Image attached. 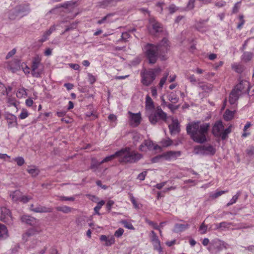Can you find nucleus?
<instances>
[{"mask_svg":"<svg viewBox=\"0 0 254 254\" xmlns=\"http://www.w3.org/2000/svg\"><path fill=\"white\" fill-rule=\"evenodd\" d=\"M210 127L209 123L200 124V122H192L187 126V133L191 138L198 143H203L206 141V135Z\"/></svg>","mask_w":254,"mask_h":254,"instance_id":"obj_1","label":"nucleus"},{"mask_svg":"<svg viewBox=\"0 0 254 254\" xmlns=\"http://www.w3.org/2000/svg\"><path fill=\"white\" fill-rule=\"evenodd\" d=\"M169 46L168 40L166 38H164L157 46L147 44L144 50L149 63L151 64L155 63L159 55L164 57L163 54L168 51Z\"/></svg>","mask_w":254,"mask_h":254,"instance_id":"obj_2","label":"nucleus"},{"mask_svg":"<svg viewBox=\"0 0 254 254\" xmlns=\"http://www.w3.org/2000/svg\"><path fill=\"white\" fill-rule=\"evenodd\" d=\"M30 11V4L28 3L23 2L9 10L7 16L10 20H18L28 15Z\"/></svg>","mask_w":254,"mask_h":254,"instance_id":"obj_3","label":"nucleus"},{"mask_svg":"<svg viewBox=\"0 0 254 254\" xmlns=\"http://www.w3.org/2000/svg\"><path fill=\"white\" fill-rule=\"evenodd\" d=\"M119 161L125 163H135L142 158V155L134 151H130L128 148H126L118 151Z\"/></svg>","mask_w":254,"mask_h":254,"instance_id":"obj_4","label":"nucleus"},{"mask_svg":"<svg viewBox=\"0 0 254 254\" xmlns=\"http://www.w3.org/2000/svg\"><path fill=\"white\" fill-rule=\"evenodd\" d=\"M160 71L161 69L159 67L142 69L140 72L141 82L144 86H148L150 85L155 80L156 74Z\"/></svg>","mask_w":254,"mask_h":254,"instance_id":"obj_5","label":"nucleus"},{"mask_svg":"<svg viewBox=\"0 0 254 254\" xmlns=\"http://www.w3.org/2000/svg\"><path fill=\"white\" fill-rule=\"evenodd\" d=\"M152 125H156L157 123H167V116L160 106L157 107L155 110L147 115Z\"/></svg>","mask_w":254,"mask_h":254,"instance_id":"obj_6","label":"nucleus"},{"mask_svg":"<svg viewBox=\"0 0 254 254\" xmlns=\"http://www.w3.org/2000/svg\"><path fill=\"white\" fill-rule=\"evenodd\" d=\"M232 126L224 129L223 123L221 121L216 122L212 127V133L216 137H220L222 140H225L228 137V134L231 132Z\"/></svg>","mask_w":254,"mask_h":254,"instance_id":"obj_7","label":"nucleus"},{"mask_svg":"<svg viewBox=\"0 0 254 254\" xmlns=\"http://www.w3.org/2000/svg\"><path fill=\"white\" fill-rule=\"evenodd\" d=\"M226 244L218 239H214L210 242L207 249L211 254H218L223 249H227Z\"/></svg>","mask_w":254,"mask_h":254,"instance_id":"obj_8","label":"nucleus"},{"mask_svg":"<svg viewBox=\"0 0 254 254\" xmlns=\"http://www.w3.org/2000/svg\"><path fill=\"white\" fill-rule=\"evenodd\" d=\"M194 152L195 154L212 156L215 154L216 149L213 146L209 144L199 145L194 147Z\"/></svg>","mask_w":254,"mask_h":254,"instance_id":"obj_9","label":"nucleus"},{"mask_svg":"<svg viewBox=\"0 0 254 254\" xmlns=\"http://www.w3.org/2000/svg\"><path fill=\"white\" fill-rule=\"evenodd\" d=\"M42 232L40 224L37 225L33 226L32 228L29 229L23 235V240L27 242L31 239V238L39 234Z\"/></svg>","mask_w":254,"mask_h":254,"instance_id":"obj_10","label":"nucleus"},{"mask_svg":"<svg viewBox=\"0 0 254 254\" xmlns=\"http://www.w3.org/2000/svg\"><path fill=\"white\" fill-rule=\"evenodd\" d=\"M234 89L241 95L248 94L250 89V83L246 80L240 79L239 83L235 86Z\"/></svg>","mask_w":254,"mask_h":254,"instance_id":"obj_11","label":"nucleus"},{"mask_svg":"<svg viewBox=\"0 0 254 254\" xmlns=\"http://www.w3.org/2000/svg\"><path fill=\"white\" fill-rule=\"evenodd\" d=\"M42 58L39 55L34 57L31 65L32 74L34 77H38L41 74V71L38 70V68L41 63Z\"/></svg>","mask_w":254,"mask_h":254,"instance_id":"obj_12","label":"nucleus"},{"mask_svg":"<svg viewBox=\"0 0 254 254\" xmlns=\"http://www.w3.org/2000/svg\"><path fill=\"white\" fill-rule=\"evenodd\" d=\"M149 30L151 34L156 35L162 32L163 27L161 24L157 22L154 18H150L149 19Z\"/></svg>","mask_w":254,"mask_h":254,"instance_id":"obj_13","label":"nucleus"},{"mask_svg":"<svg viewBox=\"0 0 254 254\" xmlns=\"http://www.w3.org/2000/svg\"><path fill=\"white\" fill-rule=\"evenodd\" d=\"M0 220L3 222L10 224L12 222V218L10 210L5 207L0 208Z\"/></svg>","mask_w":254,"mask_h":254,"instance_id":"obj_14","label":"nucleus"},{"mask_svg":"<svg viewBox=\"0 0 254 254\" xmlns=\"http://www.w3.org/2000/svg\"><path fill=\"white\" fill-rule=\"evenodd\" d=\"M128 114L129 115L130 125L133 127H137L141 122V114L140 113H133L129 111Z\"/></svg>","mask_w":254,"mask_h":254,"instance_id":"obj_15","label":"nucleus"},{"mask_svg":"<svg viewBox=\"0 0 254 254\" xmlns=\"http://www.w3.org/2000/svg\"><path fill=\"white\" fill-rule=\"evenodd\" d=\"M164 160L171 161L175 160L178 157L181 155L180 151H170L162 154Z\"/></svg>","mask_w":254,"mask_h":254,"instance_id":"obj_16","label":"nucleus"},{"mask_svg":"<svg viewBox=\"0 0 254 254\" xmlns=\"http://www.w3.org/2000/svg\"><path fill=\"white\" fill-rule=\"evenodd\" d=\"M20 219L23 223L32 226L40 224L39 220L29 215H22L21 216Z\"/></svg>","mask_w":254,"mask_h":254,"instance_id":"obj_17","label":"nucleus"},{"mask_svg":"<svg viewBox=\"0 0 254 254\" xmlns=\"http://www.w3.org/2000/svg\"><path fill=\"white\" fill-rule=\"evenodd\" d=\"M151 240L152 243H153L154 249L158 251L159 252H162V249L160 246V241L158 238L155 233L152 231L151 232Z\"/></svg>","mask_w":254,"mask_h":254,"instance_id":"obj_18","label":"nucleus"},{"mask_svg":"<svg viewBox=\"0 0 254 254\" xmlns=\"http://www.w3.org/2000/svg\"><path fill=\"white\" fill-rule=\"evenodd\" d=\"M145 109L146 115L155 109L154 103L149 95H147L145 98Z\"/></svg>","mask_w":254,"mask_h":254,"instance_id":"obj_19","label":"nucleus"},{"mask_svg":"<svg viewBox=\"0 0 254 254\" xmlns=\"http://www.w3.org/2000/svg\"><path fill=\"white\" fill-rule=\"evenodd\" d=\"M172 123L169 125L170 132L171 134H176L180 131L179 123L177 119H172Z\"/></svg>","mask_w":254,"mask_h":254,"instance_id":"obj_20","label":"nucleus"},{"mask_svg":"<svg viewBox=\"0 0 254 254\" xmlns=\"http://www.w3.org/2000/svg\"><path fill=\"white\" fill-rule=\"evenodd\" d=\"M117 1L116 0H103L98 3L100 7L106 8L116 5Z\"/></svg>","mask_w":254,"mask_h":254,"instance_id":"obj_21","label":"nucleus"},{"mask_svg":"<svg viewBox=\"0 0 254 254\" xmlns=\"http://www.w3.org/2000/svg\"><path fill=\"white\" fill-rule=\"evenodd\" d=\"M30 209L35 212L39 213L51 212L52 211V208H51L40 205L34 207L33 204L31 205Z\"/></svg>","mask_w":254,"mask_h":254,"instance_id":"obj_22","label":"nucleus"},{"mask_svg":"<svg viewBox=\"0 0 254 254\" xmlns=\"http://www.w3.org/2000/svg\"><path fill=\"white\" fill-rule=\"evenodd\" d=\"M198 87L200 89L202 90L203 92L206 93H209L211 92L213 88V86L211 84L204 82H198Z\"/></svg>","mask_w":254,"mask_h":254,"instance_id":"obj_23","label":"nucleus"},{"mask_svg":"<svg viewBox=\"0 0 254 254\" xmlns=\"http://www.w3.org/2000/svg\"><path fill=\"white\" fill-rule=\"evenodd\" d=\"M6 68L12 72H15L20 68L19 62L17 60L11 61L7 64Z\"/></svg>","mask_w":254,"mask_h":254,"instance_id":"obj_24","label":"nucleus"},{"mask_svg":"<svg viewBox=\"0 0 254 254\" xmlns=\"http://www.w3.org/2000/svg\"><path fill=\"white\" fill-rule=\"evenodd\" d=\"M240 96H241V95L233 89L229 96L230 103L232 105H235Z\"/></svg>","mask_w":254,"mask_h":254,"instance_id":"obj_25","label":"nucleus"},{"mask_svg":"<svg viewBox=\"0 0 254 254\" xmlns=\"http://www.w3.org/2000/svg\"><path fill=\"white\" fill-rule=\"evenodd\" d=\"M153 147V142L150 140H145L139 146V149L141 151H147V150H151Z\"/></svg>","mask_w":254,"mask_h":254,"instance_id":"obj_26","label":"nucleus"},{"mask_svg":"<svg viewBox=\"0 0 254 254\" xmlns=\"http://www.w3.org/2000/svg\"><path fill=\"white\" fill-rule=\"evenodd\" d=\"M6 119L9 127H15L17 124V118L12 114H8L6 117Z\"/></svg>","mask_w":254,"mask_h":254,"instance_id":"obj_27","label":"nucleus"},{"mask_svg":"<svg viewBox=\"0 0 254 254\" xmlns=\"http://www.w3.org/2000/svg\"><path fill=\"white\" fill-rule=\"evenodd\" d=\"M100 239L101 241H105V245L107 246H111L115 242V239L113 236L101 235Z\"/></svg>","mask_w":254,"mask_h":254,"instance_id":"obj_28","label":"nucleus"},{"mask_svg":"<svg viewBox=\"0 0 254 254\" xmlns=\"http://www.w3.org/2000/svg\"><path fill=\"white\" fill-rule=\"evenodd\" d=\"M189 226L190 225L187 223L184 224H176L174 226L173 232L175 233L182 232L187 230Z\"/></svg>","mask_w":254,"mask_h":254,"instance_id":"obj_29","label":"nucleus"},{"mask_svg":"<svg viewBox=\"0 0 254 254\" xmlns=\"http://www.w3.org/2000/svg\"><path fill=\"white\" fill-rule=\"evenodd\" d=\"M8 237L7 228L3 224H0V239L3 240Z\"/></svg>","mask_w":254,"mask_h":254,"instance_id":"obj_30","label":"nucleus"},{"mask_svg":"<svg viewBox=\"0 0 254 254\" xmlns=\"http://www.w3.org/2000/svg\"><path fill=\"white\" fill-rule=\"evenodd\" d=\"M22 192L19 190H15L9 193V196L13 201H19Z\"/></svg>","mask_w":254,"mask_h":254,"instance_id":"obj_31","label":"nucleus"},{"mask_svg":"<svg viewBox=\"0 0 254 254\" xmlns=\"http://www.w3.org/2000/svg\"><path fill=\"white\" fill-rule=\"evenodd\" d=\"M11 90V88L9 86L6 87L3 84L0 82V95H7Z\"/></svg>","mask_w":254,"mask_h":254,"instance_id":"obj_32","label":"nucleus"},{"mask_svg":"<svg viewBox=\"0 0 254 254\" xmlns=\"http://www.w3.org/2000/svg\"><path fill=\"white\" fill-rule=\"evenodd\" d=\"M235 111H231L229 110H226L224 114V119L227 121H230L232 120L234 116Z\"/></svg>","mask_w":254,"mask_h":254,"instance_id":"obj_33","label":"nucleus"},{"mask_svg":"<svg viewBox=\"0 0 254 254\" xmlns=\"http://www.w3.org/2000/svg\"><path fill=\"white\" fill-rule=\"evenodd\" d=\"M56 210L59 211H61L64 213H69L71 211L72 208L67 206H60L56 208Z\"/></svg>","mask_w":254,"mask_h":254,"instance_id":"obj_34","label":"nucleus"},{"mask_svg":"<svg viewBox=\"0 0 254 254\" xmlns=\"http://www.w3.org/2000/svg\"><path fill=\"white\" fill-rule=\"evenodd\" d=\"M27 96L26 89L23 87L18 89L16 92V96L18 98H24Z\"/></svg>","mask_w":254,"mask_h":254,"instance_id":"obj_35","label":"nucleus"},{"mask_svg":"<svg viewBox=\"0 0 254 254\" xmlns=\"http://www.w3.org/2000/svg\"><path fill=\"white\" fill-rule=\"evenodd\" d=\"M168 100L173 103H177L179 101V97L175 93L172 92L168 96Z\"/></svg>","mask_w":254,"mask_h":254,"instance_id":"obj_36","label":"nucleus"},{"mask_svg":"<svg viewBox=\"0 0 254 254\" xmlns=\"http://www.w3.org/2000/svg\"><path fill=\"white\" fill-rule=\"evenodd\" d=\"M27 171L32 176L36 177L39 173V170L35 166H32L27 169Z\"/></svg>","mask_w":254,"mask_h":254,"instance_id":"obj_37","label":"nucleus"},{"mask_svg":"<svg viewBox=\"0 0 254 254\" xmlns=\"http://www.w3.org/2000/svg\"><path fill=\"white\" fill-rule=\"evenodd\" d=\"M116 157H119V154H118V151H117L114 154H113V155H111L110 156H107L106 157H105L104 159L102 160V161L101 162H100L99 163V165H100L104 163L109 162V161L113 160L114 158H115Z\"/></svg>","mask_w":254,"mask_h":254,"instance_id":"obj_38","label":"nucleus"},{"mask_svg":"<svg viewBox=\"0 0 254 254\" xmlns=\"http://www.w3.org/2000/svg\"><path fill=\"white\" fill-rule=\"evenodd\" d=\"M253 54L251 52H245L242 56V60L244 62H248L250 61L253 57Z\"/></svg>","mask_w":254,"mask_h":254,"instance_id":"obj_39","label":"nucleus"},{"mask_svg":"<svg viewBox=\"0 0 254 254\" xmlns=\"http://www.w3.org/2000/svg\"><path fill=\"white\" fill-rule=\"evenodd\" d=\"M173 143L172 140L169 138L163 139L160 141V144L162 147H166L170 146Z\"/></svg>","mask_w":254,"mask_h":254,"instance_id":"obj_40","label":"nucleus"},{"mask_svg":"<svg viewBox=\"0 0 254 254\" xmlns=\"http://www.w3.org/2000/svg\"><path fill=\"white\" fill-rule=\"evenodd\" d=\"M113 15H114V14H113V13H110V14H107L106 16L104 17L101 20H98L97 22V23L99 24H101L106 21H108V22H113V20L109 19V18L111 16H113Z\"/></svg>","mask_w":254,"mask_h":254,"instance_id":"obj_41","label":"nucleus"},{"mask_svg":"<svg viewBox=\"0 0 254 254\" xmlns=\"http://www.w3.org/2000/svg\"><path fill=\"white\" fill-rule=\"evenodd\" d=\"M241 192L240 191H238L237 193L234 195L232 198L230 199L229 202L227 203V206H230L234 203H236L237 200H238L239 196L241 195Z\"/></svg>","mask_w":254,"mask_h":254,"instance_id":"obj_42","label":"nucleus"},{"mask_svg":"<svg viewBox=\"0 0 254 254\" xmlns=\"http://www.w3.org/2000/svg\"><path fill=\"white\" fill-rule=\"evenodd\" d=\"M105 203L104 200H101L98 203L97 205L94 208L96 214L100 215L99 210L102 206L105 204Z\"/></svg>","mask_w":254,"mask_h":254,"instance_id":"obj_43","label":"nucleus"},{"mask_svg":"<svg viewBox=\"0 0 254 254\" xmlns=\"http://www.w3.org/2000/svg\"><path fill=\"white\" fill-rule=\"evenodd\" d=\"M13 160L15 161L18 166H21L25 163L24 158L22 157H18L13 159Z\"/></svg>","mask_w":254,"mask_h":254,"instance_id":"obj_44","label":"nucleus"},{"mask_svg":"<svg viewBox=\"0 0 254 254\" xmlns=\"http://www.w3.org/2000/svg\"><path fill=\"white\" fill-rule=\"evenodd\" d=\"M207 230V226L203 222L200 226L198 231L201 234H204L206 233Z\"/></svg>","mask_w":254,"mask_h":254,"instance_id":"obj_45","label":"nucleus"},{"mask_svg":"<svg viewBox=\"0 0 254 254\" xmlns=\"http://www.w3.org/2000/svg\"><path fill=\"white\" fill-rule=\"evenodd\" d=\"M241 4V1H240L236 2L234 4V5L232 8V13L234 14V13H237V12H238L240 8Z\"/></svg>","mask_w":254,"mask_h":254,"instance_id":"obj_46","label":"nucleus"},{"mask_svg":"<svg viewBox=\"0 0 254 254\" xmlns=\"http://www.w3.org/2000/svg\"><path fill=\"white\" fill-rule=\"evenodd\" d=\"M164 160L162 154L157 155L151 159L152 163H157Z\"/></svg>","mask_w":254,"mask_h":254,"instance_id":"obj_47","label":"nucleus"},{"mask_svg":"<svg viewBox=\"0 0 254 254\" xmlns=\"http://www.w3.org/2000/svg\"><path fill=\"white\" fill-rule=\"evenodd\" d=\"M168 74L169 73L168 72L166 73L164 76L160 79L159 83V86L160 88H161L166 82Z\"/></svg>","mask_w":254,"mask_h":254,"instance_id":"obj_48","label":"nucleus"},{"mask_svg":"<svg viewBox=\"0 0 254 254\" xmlns=\"http://www.w3.org/2000/svg\"><path fill=\"white\" fill-rule=\"evenodd\" d=\"M87 76L88 77V81L90 84H93L96 81V78L95 76L92 75L91 73H88Z\"/></svg>","mask_w":254,"mask_h":254,"instance_id":"obj_49","label":"nucleus"},{"mask_svg":"<svg viewBox=\"0 0 254 254\" xmlns=\"http://www.w3.org/2000/svg\"><path fill=\"white\" fill-rule=\"evenodd\" d=\"M239 19L240 22L238 23L237 25V28L239 29H241L243 25L244 24L245 21L244 19V16L243 15H241L239 16Z\"/></svg>","mask_w":254,"mask_h":254,"instance_id":"obj_50","label":"nucleus"},{"mask_svg":"<svg viewBox=\"0 0 254 254\" xmlns=\"http://www.w3.org/2000/svg\"><path fill=\"white\" fill-rule=\"evenodd\" d=\"M195 0H190L187 5V8L188 10H191L194 7V3Z\"/></svg>","mask_w":254,"mask_h":254,"instance_id":"obj_51","label":"nucleus"},{"mask_svg":"<svg viewBox=\"0 0 254 254\" xmlns=\"http://www.w3.org/2000/svg\"><path fill=\"white\" fill-rule=\"evenodd\" d=\"M168 9L170 13L171 14H173L178 9V8L175 4H172L168 7Z\"/></svg>","mask_w":254,"mask_h":254,"instance_id":"obj_52","label":"nucleus"},{"mask_svg":"<svg viewBox=\"0 0 254 254\" xmlns=\"http://www.w3.org/2000/svg\"><path fill=\"white\" fill-rule=\"evenodd\" d=\"M28 116V113L26 110H22V112L19 115V118L23 120L26 119Z\"/></svg>","mask_w":254,"mask_h":254,"instance_id":"obj_53","label":"nucleus"},{"mask_svg":"<svg viewBox=\"0 0 254 254\" xmlns=\"http://www.w3.org/2000/svg\"><path fill=\"white\" fill-rule=\"evenodd\" d=\"M130 37V35L127 32H124L122 33L121 36V39L119 40V41H126L127 39H128Z\"/></svg>","mask_w":254,"mask_h":254,"instance_id":"obj_54","label":"nucleus"},{"mask_svg":"<svg viewBox=\"0 0 254 254\" xmlns=\"http://www.w3.org/2000/svg\"><path fill=\"white\" fill-rule=\"evenodd\" d=\"M123 224H124V226L125 227H126L128 229H130V230L134 229V227H133V225L130 223H129V222H127V221H124L123 222Z\"/></svg>","mask_w":254,"mask_h":254,"instance_id":"obj_55","label":"nucleus"},{"mask_svg":"<svg viewBox=\"0 0 254 254\" xmlns=\"http://www.w3.org/2000/svg\"><path fill=\"white\" fill-rule=\"evenodd\" d=\"M124 230L123 228H119L115 233V236L117 238L120 237L124 233Z\"/></svg>","mask_w":254,"mask_h":254,"instance_id":"obj_56","label":"nucleus"},{"mask_svg":"<svg viewBox=\"0 0 254 254\" xmlns=\"http://www.w3.org/2000/svg\"><path fill=\"white\" fill-rule=\"evenodd\" d=\"M60 199L61 200H65V201H74L75 200V197L73 196L71 197H67L64 196H61L60 197Z\"/></svg>","mask_w":254,"mask_h":254,"instance_id":"obj_57","label":"nucleus"},{"mask_svg":"<svg viewBox=\"0 0 254 254\" xmlns=\"http://www.w3.org/2000/svg\"><path fill=\"white\" fill-rule=\"evenodd\" d=\"M146 175H147V172L144 171V172H142V173H140L138 175L137 178L140 181H143V180H144L146 176Z\"/></svg>","mask_w":254,"mask_h":254,"instance_id":"obj_58","label":"nucleus"},{"mask_svg":"<svg viewBox=\"0 0 254 254\" xmlns=\"http://www.w3.org/2000/svg\"><path fill=\"white\" fill-rule=\"evenodd\" d=\"M50 35H48V31H46L43 35L42 38L39 40V41L41 43L42 42H45V41H46L48 38V37L50 36Z\"/></svg>","mask_w":254,"mask_h":254,"instance_id":"obj_59","label":"nucleus"},{"mask_svg":"<svg viewBox=\"0 0 254 254\" xmlns=\"http://www.w3.org/2000/svg\"><path fill=\"white\" fill-rule=\"evenodd\" d=\"M206 21H199L195 24V27L198 31H201V28L203 27V25Z\"/></svg>","mask_w":254,"mask_h":254,"instance_id":"obj_60","label":"nucleus"},{"mask_svg":"<svg viewBox=\"0 0 254 254\" xmlns=\"http://www.w3.org/2000/svg\"><path fill=\"white\" fill-rule=\"evenodd\" d=\"M31 197H29L26 195H21V198H20L19 201L23 202V203L27 202L30 199Z\"/></svg>","mask_w":254,"mask_h":254,"instance_id":"obj_61","label":"nucleus"},{"mask_svg":"<svg viewBox=\"0 0 254 254\" xmlns=\"http://www.w3.org/2000/svg\"><path fill=\"white\" fill-rule=\"evenodd\" d=\"M247 154L249 156H252L254 154V147L253 146L250 147L246 150Z\"/></svg>","mask_w":254,"mask_h":254,"instance_id":"obj_62","label":"nucleus"},{"mask_svg":"<svg viewBox=\"0 0 254 254\" xmlns=\"http://www.w3.org/2000/svg\"><path fill=\"white\" fill-rule=\"evenodd\" d=\"M142 137L141 135L138 133H135L133 136V139L134 142H137Z\"/></svg>","mask_w":254,"mask_h":254,"instance_id":"obj_63","label":"nucleus"},{"mask_svg":"<svg viewBox=\"0 0 254 254\" xmlns=\"http://www.w3.org/2000/svg\"><path fill=\"white\" fill-rule=\"evenodd\" d=\"M188 79L190 80V81L193 83V84H195L197 82V80L194 76V75L193 74H192L191 75H190L189 77H188Z\"/></svg>","mask_w":254,"mask_h":254,"instance_id":"obj_64","label":"nucleus"}]
</instances>
